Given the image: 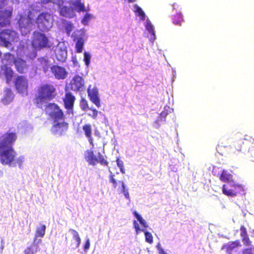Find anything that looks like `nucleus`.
I'll use <instances>...</instances> for the list:
<instances>
[{
	"label": "nucleus",
	"instance_id": "obj_1",
	"mask_svg": "<svg viewBox=\"0 0 254 254\" xmlns=\"http://www.w3.org/2000/svg\"><path fill=\"white\" fill-rule=\"evenodd\" d=\"M56 95V89L54 85L50 83L42 84L37 89V95L34 98V103L37 107L42 108L44 103L51 101Z\"/></svg>",
	"mask_w": 254,
	"mask_h": 254
},
{
	"label": "nucleus",
	"instance_id": "obj_2",
	"mask_svg": "<svg viewBox=\"0 0 254 254\" xmlns=\"http://www.w3.org/2000/svg\"><path fill=\"white\" fill-rule=\"evenodd\" d=\"M220 180L223 182L229 183L232 182L230 185L232 188L228 189L226 185L224 184L222 186V192L228 196H236L239 193L244 191L242 185L234 183L233 180V175L229 173L226 170H223L219 175Z\"/></svg>",
	"mask_w": 254,
	"mask_h": 254
},
{
	"label": "nucleus",
	"instance_id": "obj_3",
	"mask_svg": "<svg viewBox=\"0 0 254 254\" xmlns=\"http://www.w3.org/2000/svg\"><path fill=\"white\" fill-rule=\"evenodd\" d=\"M31 44L35 49L38 50L43 48H50L52 46L45 34L37 30L33 33Z\"/></svg>",
	"mask_w": 254,
	"mask_h": 254
},
{
	"label": "nucleus",
	"instance_id": "obj_4",
	"mask_svg": "<svg viewBox=\"0 0 254 254\" xmlns=\"http://www.w3.org/2000/svg\"><path fill=\"white\" fill-rule=\"evenodd\" d=\"M18 38V34L14 30L3 29L0 32V46L8 48L12 45V42L17 41Z\"/></svg>",
	"mask_w": 254,
	"mask_h": 254
},
{
	"label": "nucleus",
	"instance_id": "obj_5",
	"mask_svg": "<svg viewBox=\"0 0 254 254\" xmlns=\"http://www.w3.org/2000/svg\"><path fill=\"white\" fill-rule=\"evenodd\" d=\"M38 28L42 32L49 31L52 27L53 18L47 12L40 13L35 19Z\"/></svg>",
	"mask_w": 254,
	"mask_h": 254
},
{
	"label": "nucleus",
	"instance_id": "obj_6",
	"mask_svg": "<svg viewBox=\"0 0 254 254\" xmlns=\"http://www.w3.org/2000/svg\"><path fill=\"white\" fill-rule=\"evenodd\" d=\"M16 155V152L13 147H0V161L2 164H10Z\"/></svg>",
	"mask_w": 254,
	"mask_h": 254
},
{
	"label": "nucleus",
	"instance_id": "obj_7",
	"mask_svg": "<svg viewBox=\"0 0 254 254\" xmlns=\"http://www.w3.org/2000/svg\"><path fill=\"white\" fill-rule=\"evenodd\" d=\"M33 16L31 11H29L26 16L20 15L17 23L20 30L23 34H26L30 32L31 27L33 25Z\"/></svg>",
	"mask_w": 254,
	"mask_h": 254
},
{
	"label": "nucleus",
	"instance_id": "obj_8",
	"mask_svg": "<svg viewBox=\"0 0 254 254\" xmlns=\"http://www.w3.org/2000/svg\"><path fill=\"white\" fill-rule=\"evenodd\" d=\"M84 158L89 164L93 166H95L98 163L104 166H107L109 164L100 152H98L96 157L95 156L93 151L90 150L86 151Z\"/></svg>",
	"mask_w": 254,
	"mask_h": 254
},
{
	"label": "nucleus",
	"instance_id": "obj_9",
	"mask_svg": "<svg viewBox=\"0 0 254 254\" xmlns=\"http://www.w3.org/2000/svg\"><path fill=\"white\" fill-rule=\"evenodd\" d=\"M46 109L49 112V116L56 122L64 119V115L60 107L54 103L48 104Z\"/></svg>",
	"mask_w": 254,
	"mask_h": 254
},
{
	"label": "nucleus",
	"instance_id": "obj_10",
	"mask_svg": "<svg viewBox=\"0 0 254 254\" xmlns=\"http://www.w3.org/2000/svg\"><path fill=\"white\" fill-rule=\"evenodd\" d=\"M14 86L17 91L20 94H27L28 87V79L23 75L17 76L15 79Z\"/></svg>",
	"mask_w": 254,
	"mask_h": 254
},
{
	"label": "nucleus",
	"instance_id": "obj_11",
	"mask_svg": "<svg viewBox=\"0 0 254 254\" xmlns=\"http://www.w3.org/2000/svg\"><path fill=\"white\" fill-rule=\"evenodd\" d=\"M17 138L16 132H6L1 136L0 139V147H12Z\"/></svg>",
	"mask_w": 254,
	"mask_h": 254
},
{
	"label": "nucleus",
	"instance_id": "obj_12",
	"mask_svg": "<svg viewBox=\"0 0 254 254\" xmlns=\"http://www.w3.org/2000/svg\"><path fill=\"white\" fill-rule=\"evenodd\" d=\"M64 108L67 114H73V106L75 101V96L70 92H66L63 99Z\"/></svg>",
	"mask_w": 254,
	"mask_h": 254
},
{
	"label": "nucleus",
	"instance_id": "obj_13",
	"mask_svg": "<svg viewBox=\"0 0 254 254\" xmlns=\"http://www.w3.org/2000/svg\"><path fill=\"white\" fill-rule=\"evenodd\" d=\"M80 33L79 30H75L71 35L73 41L75 42V51L77 53H81L82 52L84 44V39L83 35L80 34Z\"/></svg>",
	"mask_w": 254,
	"mask_h": 254
},
{
	"label": "nucleus",
	"instance_id": "obj_14",
	"mask_svg": "<svg viewBox=\"0 0 254 254\" xmlns=\"http://www.w3.org/2000/svg\"><path fill=\"white\" fill-rule=\"evenodd\" d=\"M90 87L91 86H89L87 89L89 98L97 108H100L101 107V103L98 94V90L96 87H93L91 89Z\"/></svg>",
	"mask_w": 254,
	"mask_h": 254
},
{
	"label": "nucleus",
	"instance_id": "obj_15",
	"mask_svg": "<svg viewBox=\"0 0 254 254\" xmlns=\"http://www.w3.org/2000/svg\"><path fill=\"white\" fill-rule=\"evenodd\" d=\"M51 71L55 77L58 79H64L67 75L65 69L58 65H53L51 67Z\"/></svg>",
	"mask_w": 254,
	"mask_h": 254
},
{
	"label": "nucleus",
	"instance_id": "obj_16",
	"mask_svg": "<svg viewBox=\"0 0 254 254\" xmlns=\"http://www.w3.org/2000/svg\"><path fill=\"white\" fill-rule=\"evenodd\" d=\"M16 71L20 74L26 73L28 68V65L26 61L21 58H15L13 60Z\"/></svg>",
	"mask_w": 254,
	"mask_h": 254
},
{
	"label": "nucleus",
	"instance_id": "obj_17",
	"mask_svg": "<svg viewBox=\"0 0 254 254\" xmlns=\"http://www.w3.org/2000/svg\"><path fill=\"white\" fill-rule=\"evenodd\" d=\"M68 128V124L66 122L57 123L52 126L53 134L60 136L64 135Z\"/></svg>",
	"mask_w": 254,
	"mask_h": 254
},
{
	"label": "nucleus",
	"instance_id": "obj_18",
	"mask_svg": "<svg viewBox=\"0 0 254 254\" xmlns=\"http://www.w3.org/2000/svg\"><path fill=\"white\" fill-rule=\"evenodd\" d=\"M12 10H0V27H6L10 25Z\"/></svg>",
	"mask_w": 254,
	"mask_h": 254
},
{
	"label": "nucleus",
	"instance_id": "obj_19",
	"mask_svg": "<svg viewBox=\"0 0 254 254\" xmlns=\"http://www.w3.org/2000/svg\"><path fill=\"white\" fill-rule=\"evenodd\" d=\"M71 89L73 91L83 90L84 86L83 79L78 75H75L71 81Z\"/></svg>",
	"mask_w": 254,
	"mask_h": 254
},
{
	"label": "nucleus",
	"instance_id": "obj_20",
	"mask_svg": "<svg viewBox=\"0 0 254 254\" xmlns=\"http://www.w3.org/2000/svg\"><path fill=\"white\" fill-rule=\"evenodd\" d=\"M241 247L239 240L230 242L227 244H224L221 247V250H225L228 254H232L234 250Z\"/></svg>",
	"mask_w": 254,
	"mask_h": 254
},
{
	"label": "nucleus",
	"instance_id": "obj_21",
	"mask_svg": "<svg viewBox=\"0 0 254 254\" xmlns=\"http://www.w3.org/2000/svg\"><path fill=\"white\" fill-rule=\"evenodd\" d=\"M0 69L3 71L7 83H9L13 76V71L11 67H8L6 64H4L1 66Z\"/></svg>",
	"mask_w": 254,
	"mask_h": 254
},
{
	"label": "nucleus",
	"instance_id": "obj_22",
	"mask_svg": "<svg viewBox=\"0 0 254 254\" xmlns=\"http://www.w3.org/2000/svg\"><path fill=\"white\" fill-rule=\"evenodd\" d=\"M82 130L85 136L87 138L90 145L94 146L93 139L92 136V127L89 124H85L82 126Z\"/></svg>",
	"mask_w": 254,
	"mask_h": 254
},
{
	"label": "nucleus",
	"instance_id": "obj_23",
	"mask_svg": "<svg viewBox=\"0 0 254 254\" xmlns=\"http://www.w3.org/2000/svg\"><path fill=\"white\" fill-rule=\"evenodd\" d=\"M14 98V95L10 89L6 88L4 90V94L1 99L2 103L6 105L11 102Z\"/></svg>",
	"mask_w": 254,
	"mask_h": 254
},
{
	"label": "nucleus",
	"instance_id": "obj_24",
	"mask_svg": "<svg viewBox=\"0 0 254 254\" xmlns=\"http://www.w3.org/2000/svg\"><path fill=\"white\" fill-rule=\"evenodd\" d=\"M60 13V15L63 16L70 18L73 17L75 15L73 11V9H71L66 6H63L61 7Z\"/></svg>",
	"mask_w": 254,
	"mask_h": 254
},
{
	"label": "nucleus",
	"instance_id": "obj_25",
	"mask_svg": "<svg viewBox=\"0 0 254 254\" xmlns=\"http://www.w3.org/2000/svg\"><path fill=\"white\" fill-rule=\"evenodd\" d=\"M69 3L73 7L74 10L78 12L86 11L84 5L81 2V0H70Z\"/></svg>",
	"mask_w": 254,
	"mask_h": 254
},
{
	"label": "nucleus",
	"instance_id": "obj_26",
	"mask_svg": "<svg viewBox=\"0 0 254 254\" xmlns=\"http://www.w3.org/2000/svg\"><path fill=\"white\" fill-rule=\"evenodd\" d=\"M55 51L56 58L58 61L60 62L65 61L67 56V52L65 49L57 48Z\"/></svg>",
	"mask_w": 254,
	"mask_h": 254
},
{
	"label": "nucleus",
	"instance_id": "obj_27",
	"mask_svg": "<svg viewBox=\"0 0 254 254\" xmlns=\"http://www.w3.org/2000/svg\"><path fill=\"white\" fill-rule=\"evenodd\" d=\"M46 229V225L45 224H41L40 227L36 228L35 233L34 240L39 237L43 238L45 235Z\"/></svg>",
	"mask_w": 254,
	"mask_h": 254
},
{
	"label": "nucleus",
	"instance_id": "obj_28",
	"mask_svg": "<svg viewBox=\"0 0 254 254\" xmlns=\"http://www.w3.org/2000/svg\"><path fill=\"white\" fill-rule=\"evenodd\" d=\"M173 22L174 24L181 26L182 22L184 21L183 15L181 13L177 12L172 17Z\"/></svg>",
	"mask_w": 254,
	"mask_h": 254
},
{
	"label": "nucleus",
	"instance_id": "obj_29",
	"mask_svg": "<svg viewBox=\"0 0 254 254\" xmlns=\"http://www.w3.org/2000/svg\"><path fill=\"white\" fill-rule=\"evenodd\" d=\"M69 231L72 233L73 239L75 241V248H78L80 246L81 243V239L78 232L72 229H69Z\"/></svg>",
	"mask_w": 254,
	"mask_h": 254
},
{
	"label": "nucleus",
	"instance_id": "obj_30",
	"mask_svg": "<svg viewBox=\"0 0 254 254\" xmlns=\"http://www.w3.org/2000/svg\"><path fill=\"white\" fill-rule=\"evenodd\" d=\"M49 3L56 4L60 7L63 4L64 1L63 0H41V4H46Z\"/></svg>",
	"mask_w": 254,
	"mask_h": 254
},
{
	"label": "nucleus",
	"instance_id": "obj_31",
	"mask_svg": "<svg viewBox=\"0 0 254 254\" xmlns=\"http://www.w3.org/2000/svg\"><path fill=\"white\" fill-rule=\"evenodd\" d=\"M133 214L144 228H146L148 227L145 221L136 211L133 212Z\"/></svg>",
	"mask_w": 254,
	"mask_h": 254
},
{
	"label": "nucleus",
	"instance_id": "obj_32",
	"mask_svg": "<svg viewBox=\"0 0 254 254\" xmlns=\"http://www.w3.org/2000/svg\"><path fill=\"white\" fill-rule=\"evenodd\" d=\"M66 33L68 36L70 35L71 32L73 29V24L71 22H68L65 23L64 26Z\"/></svg>",
	"mask_w": 254,
	"mask_h": 254
},
{
	"label": "nucleus",
	"instance_id": "obj_33",
	"mask_svg": "<svg viewBox=\"0 0 254 254\" xmlns=\"http://www.w3.org/2000/svg\"><path fill=\"white\" fill-rule=\"evenodd\" d=\"M80 107L82 111H86L89 109L87 101L84 98H82L80 101Z\"/></svg>",
	"mask_w": 254,
	"mask_h": 254
},
{
	"label": "nucleus",
	"instance_id": "obj_34",
	"mask_svg": "<svg viewBox=\"0 0 254 254\" xmlns=\"http://www.w3.org/2000/svg\"><path fill=\"white\" fill-rule=\"evenodd\" d=\"M144 235L145 241L150 244H152L153 242V238L151 233L147 231H145Z\"/></svg>",
	"mask_w": 254,
	"mask_h": 254
},
{
	"label": "nucleus",
	"instance_id": "obj_35",
	"mask_svg": "<svg viewBox=\"0 0 254 254\" xmlns=\"http://www.w3.org/2000/svg\"><path fill=\"white\" fill-rule=\"evenodd\" d=\"M134 7H136L135 12L138 13V15L142 19L144 20L145 15L142 9L136 4L134 5Z\"/></svg>",
	"mask_w": 254,
	"mask_h": 254
},
{
	"label": "nucleus",
	"instance_id": "obj_36",
	"mask_svg": "<svg viewBox=\"0 0 254 254\" xmlns=\"http://www.w3.org/2000/svg\"><path fill=\"white\" fill-rule=\"evenodd\" d=\"M90 58H91L90 55L88 53L85 52L84 53L83 61H84L85 64H86V66H88L89 65L90 63Z\"/></svg>",
	"mask_w": 254,
	"mask_h": 254
},
{
	"label": "nucleus",
	"instance_id": "obj_37",
	"mask_svg": "<svg viewBox=\"0 0 254 254\" xmlns=\"http://www.w3.org/2000/svg\"><path fill=\"white\" fill-rule=\"evenodd\" d=\"M119 183L122 185V191L125 195V197L129 199V195L127 190L126 189L124 183L123 181H119Z\"/></svg>",
	"mask_w": 254,
	"mask_h": 254
},
{
	"label": "nucleus",
	"instance_id": "obj_38",
	"mask_svg": "<svg viewBox=\"0 0 254 254\" xmlns=\"http://www.w3.org/2000/svg\"><path fill=\"white\" fill-rule=\"evenodd\" d=\"M116 162L118 166L120 168L121 172L123 174L125 173V170L124 168V163L122 161L120 160L119 158H117L116 159Z\"/></svg>",
	"mask_w": 254,
	"mask_h": 254
},
{
	"label": "nucleus",
	"instance_id": "obj_39",
	"mask_svg": "<svg viewBox=\"0 0 254 254\" xmlns=\"http://www.w3.org/2000/svg\"><path fill=\"white\" fill-rule=\"evenodd\" d=\"M4 59L7 61L13 62L15 58L13 55L9 53H6L4 54Z\"/></svg>",
	"mask_w": 254,
	"mask_h": 254
},
{
	"label": "nucleus",
	"instance_id": "obj_40",
	"mask_svg": "<svg viewBox=\"0 0 254 254\" xmlns=\"http://www.w3.org/2000/svg\"><path fill=\"white\" fill-rule=\"evenodd\" d=\"M242 254H254V248H245L242 251Z\"/></svg>",
	"mask_w": 254,
	"mask_h": 254
},
{
	"label": "nucleus",
	"instance_id": "obj_41",
	"mask_svg": "<svg viewBox=\"0 0 254 254\" xmlns=\"http://www.w3.org/2000/svg\"><path fill=\"white\" fill-rule=\"evenodd\" d=\"M146 30L150 33L153 36L155 35V31L153 26L149 23H147L146 25Z\"/></svg>",
	"mask_w": 254,
	"mask_h": 254
},
{
	"label": "nucleus",
	"instance_id": "obj_42",
	"mask_svg": "<svg viewBox=\"0 0 254 254\" xmlns=\"http://www.w3.org/2000/svg\"><path fill=\"white\" fill-rule=\"evenodd\" d=\"M90 110L92 111V114H89V116H90L92 119H95L98 116V111L95 109L93 108H90Z\"/></svg>",
	"mask_w": 254,
	"mask_h": 254
},
{
	"label": "nucleus",
	"instance_id": "obj_43",
	"mask_svg": "<svg viewBox=\"0 0 254 254\" xmlns=\"http://www.w3.org/2000/svg\"><path fill=\"white\" fill-rule=\"evenodd\" d=\"M41 63H43L44 64H45V65L43 66V70L45 72H46L49 67V64L48 61L47 60H46V59L43 58L41 60Z\"/></svg>",
	"mask_w": 254,
	"mask_h": 254
},
{
	"label": "nucleus",
	"instance_id": "obj_44",
	"mask_svg": "<svg viewBox=\"0 0 254 254\" xmlns=\"http://www.w3.org/2000/svg\"><path fill=\"white\" fill-rule=\"evenodd\" d=\"M133 223L134 228L135 229L136 233L137 234H138L140 231H144L143 230H141L140 229L139 225L137 223V222H136V221L134 220L133 222Z\"/></svg>",
	"mask_w": 254,
	"mask_h": 254
},
{
	"label": "nucleus",
	"instance_id": "obj_45",
	"mask_svg": "<svg viewBox=\"0 0 254 254\" xmlns=\"http://www.w3.org/2000/svg\"><path fill=\"white\" fill-rule=\"evenodd\" d=\"M90 18L91 15L88 13H86L82 19V23L83 24H86Z\"/></svg>",
	"mask_w": 254,
	"mask_h": 254
},
{
	"label": "nucleus",
	"instance_id": "obj_46",
	"mask_svg": "<svg viewBox=\"0 0 254 254\" xmlns=\"http://www.w3.org/2000/svg\"><path fill=\"white\" fill-rule=\"evenodd\" d=\"M242 241L245 246H249L251 245V242L248 235L242 237Z\"/></svg>",
	"mask_w": 254,
	"mask_h": 254
},
{
	"label": "nucleus",
	"instance_id": "obj_47",
	"mask_svg": "<svg viewBox=\"0 0 254 254\" xmlns=\"http://www.w3.org/2000/svg\"><path fill=\"white\" fill-rule=\"evenodd\" d=\"M240 231H241L240 235L242 237H245V236H246L248 235L246 228H245V227L244 226L242 225L241 226Z\"/></svg>",
	"mask_w": 254,
	"mask_h": 254
},
{
	"label": "nucleus",
	"instance_id": "obj_48",
	"mask_svg": "<svg viewBox=\"0 0 254 254\" xmlns=\"http://www.w3.org/2000/svg\"><path fill=\"white\" fill-rule=\"evenodd\" d=\"M110 182L112 183L113 185V187L115 189L117 188V183L115 179H114V175H111L109 177Z\"/></svg>",
	"mask_w": 254,
	"mask_h": 254
},
{
	"label": "nucleus",
	"instance_id": "obj_49",
	"mask_svg": "<svg viewBox=\"0 0 254 254\" xmlns=\"http://www.w3.org/2000/svg\"><path fill=\"white\" fill-rule=\"evenodd\" d=\"M90 248V241L89 239H87L84 246V250L86 252Z\"/></svg>",
	"mask_w": 254,
	"mask_h": 254
},
{
	"label": "nucleus",
	"instance_id": "obj_50",
	"mask_svg": "<svg viewBox=\"0 0 254 254\" xmlns=\"http://www.w3.org/2000/svg\"><path fill=\"white\" fill-rule=\"evenodd\" d=\"M24 254H34V251L33 249L31 247H27L25 250H24Z\"/></svg>",
	"mask_w": 254,
	"mask_h": 254
},
{
	"label": "nucleus",
	"instance_id": "obj_51",
	"mask_svg": "<svg viewBox=\"0 0 254 254\" xmlns=\"http://www.w3.org/2000/svg\"><path fill=\"white\" fill-rule=\"evenodd\" d=\"M173 8L176 10H181L182 9L181 5L177 2H175L173 4Z\"/></svg>",
	"mask_w": 254,
	"mask_h": 254
},
{
	"label": "nucleus",
	"instance_id": "obj_52",
	"mask_svg": "<svg viewBox=\"0 0 254 254\" xmlns=\"http://www.w3.org/2000/svg\"><path fill=\"white\" fill-rule=\"evenodd\" d=\"M249 152L251 154L252 157L254 159V145H253L251 148H250Z\"/></svg>",
	"mask_w": 254,
	"mask_h": 254
},
{
	"label": "nucleus",
	"instance_id": "obj_53",
	"mask_svg": "<svg viewBox=\"0 0 254 254\" xmlns=\"http://www.w3.org/2000/svg\"><path fill=\"white\" fill-rule=\"evenodd\" d=\"M167 113L165 111H162L161 113H160V116L162 117H166V116L167 115Z\"/></svg>",
	"mask_w": 254,
	"mask_h": 254
},
{
	"label": "nucleus",
	"instance_id": "obj_54",
	"mask_svg": "<svg viewBox=\"0 0 254 254\" xmlns=\"http://www.w3.org/2000/svg\"><path fill=\"white\" fill-rule=\"evenodd\" d=\"M159 253L160 254H168L166 252H165L163 249H159Z\"/></svg>",
	"mask_w": 254,
	"mask_h": 254
},
{
	"label": "nucleus",
	"instance_id": "obj_55",
	"mask_svg": "<svg viewBox=\"0 0 254 254\" xmlns=\"http://www.w3.org/2000/svg\"><path fill=\"white\" fill-rule=\"evenodd\" d=\"M237 145H238V146H241V143H237ZM237 149L238 151H242L243 150V148H242V147H241L240 148H239L238 147V148H237Z\"/></svg>",
	"mask_w": 254,
	"mask_h": 254
},
{
	"label": "nucleus",
	"instance_id": "obj_56",
	"mask_svg": "<svg viewBox=\"0 0 254 254\" xmlns=\"http://www.w3.org/2000/svg\"><path fill=\"white\" fill-rule=\"evenodd\" d=\"M36 56H37V53H36V52H34L33 54V58H35Z\"/></svg>",
	"mask_w": 254,
	"mask_h": 254
},
{
	"label": "nucleus",
	"instance_id": "obj_57",
	"mask_svg": "<svg viewBox=\"0 0 254 254\" xmlns=\"http://www.w3.org/2000/svg\"><path fill=\"white\" fill-rule=\"evenodd\" d=\"M128 2L129 3L133 2L136 1V0H127Z\"/></svg>",
	"mask_w": 254,
	"mask_h": 254
},
{
	"label": "nucleus",
	"instance_id": "obj_58",
	"mask_svg": "<svg viewBox=\"0 0 254 254\" xmlns=\"http://www.w3.org/2000/svg\"><path fill=\"white\" fill-rule=\"evenodd\" d=\"M1 53L0 52V57H1Z\"/></svg>",
	"mask_w": 254,
	"mask_h": 254
},
{
	"label": "nucleus",
	"instance_id": "obj_59",
	"mask_svg": "<svg viewBox=\"0 0 254 254\" xmlns=\"http://www.w3.org/2000/svg\"><path fill=\"white\" fill-rule=\"evenodd\" d=\"M5 0H1L2 2H4Z\"/></svg>",
	"mask_w": 254,
	"mask_h": 254
}]
</instances>
